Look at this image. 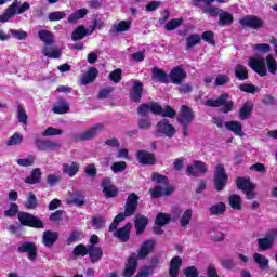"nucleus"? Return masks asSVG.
Listing matches in <instances>:
<instances>
[{
    "label": "nucleus",
    "mask_w": 277,
    "mask_h": 277,
    "mask_svg": "<svg viewBox=\"0 0 277 277\" xmlns=\"http://www.w3.org/2000/svg\"><path fill=\"white\" fill-rule=\"evenodd\" d=\"M29 120V116H27V110H25V107L23 105H17V121L22 124L27 126V121Z\"/></svg>",
    "instance_id": "nucleus-50"
},
{
    "label": "nucleus",
    "mask_w": 277,
    "mask_h": 277,
    "mask_svg": "<svg viewBox=\"0 0 277 277\" xmlns=\"http://www.w3.org/2000/svg\"><path fill=\"white\" fill-rule=\"evenodd\" d=\"M85 36H88V29L85 26L79 25L71 32V40L74 42H79V40H83Z\"/></svg>",
    "instance_id": "nucleus-36"
},
{
    "label": "nucleus",
    "mask_w": 277,
    "mask_h": 277,
    "mask_svg": "<svg viewBox=\"0 0 277 277\" xmlns=\"http://www.w3.org/2000/svg\"><path fill=\"white\" fill-rule=\"evenodd\" d=\"M239 23L242 27H248L249 29H263L265 22L256 15H247L239 19Z\"/></svg>",
    "instance_id": "nucleus-10"
},
{
    "label": "nucleus",
    "mask_w": 277,
    "mask_h": 277,
    "mask_svg": "<svg viewBox=\"0 0 277 277\" xmlns=\"http://www.w3.org/2000/svg\"><path fill=\"white\" fill-rule=\"evenodd\" d=\"M101 187L105 198L109 199L118 197V186L111 183V177H104L101 182Z\"/></svg>",
    "instance_id": "nucleus-12"
},
{
    "label": "nucleus",
    "mask_w": 277,
    "mask_h": 277,
    "mask_svg": "<svg viewBox=\"0 0 277 277\" xmlns=\"http://www.w3.org/2000/svg\"><path fill=\"white\" fill-rule=\"evenodd\" d=\"M201 40L203 42H207L208 44H211V47H215V32L211 30H206L201 34Z\"/></svg>",
    "instance_id": "nucleus-52"
},
{
    "label": "nucleus",
    "mask_w": 277,
    "mask_h": 277,
    "mask_svg": "<svg viewBox=\"0 0 277 277\" xmlns=\"http://www.w3.org/2000/svg\"><path fill=\"white\" fill-rule=\"evenodd\" d=\"M253 260L259 265L260 269L265 271L269 268V260L263 256L261 253H254Z\"/></svg>",
    "instance_id": "nucleus-43"
},
{
    "label": "nucleus",
    "mask_w": 277,
    "mask_h": 277,
    "mask_svg": "<svg viewBox=\"0 0 277 277\" xmlns=\"http://www.w3.org/2000/svg\"><path fill=\"white\" fill-rule=\"evenodd\" d=\"M253 111H254V103H252L251 101H247L238 110V118L240 120H248L250 116H252Z\"/></svg>",
    "instance_id": "nucleus-19"
},
{
    "label": "nucleus",
    "mask_w": 277,
    "mask_h": 277,
    "mask_svg": "<svg viewBox=\"0 0 277 277\" xmlns=\"http://www.w3.org/2000/svg\"><path fill=\"white\" fill-rule=\"evenodd\" d=\"M110 170L117 174V172H124L127 170V162L126 161H118L114 162L110 167Z\"/></svg>",
    "instance_id": "nucleus-63"
},
{
    "label": "nucleus",
    "mask_w": 277,
    "mask_h": 277,
    "mask_svg": "<svg viewBox=\"0 0 277 277\" xmlns=\"http://www.w3.org/2000/svg\"><path fill=\"white\" fill-rule=\"evenodd\" d=\"M69 196L67 205H75L76 207L85 206V194L82 190L74 189L69 193Z\"/></svg>",
    "instance_id": "nucleus-17"
},
{
    "label": "nucleus",
    "mask_w": 277,
    "mask_h": 277,
    "mask_svg": "<svg viewBox=\"0 0 277 277\" xmlns=\"http://www.w3.org/2000/svg\"><path fill=\"white\" fill-rule=\"evenodd\" d=\"M225 128L227 131H232L235 135H239V137H243V126L239 121H227L225 122Z\"/></svg>",
    "instance_id": "nucleus-32"
},
{
    "label": "nucleus",
    "mask_w": 277,
    "mask_h": 277,
    "mask_svg": "<svg viewBox=\"0 0 277 277\" xmlns=\"http://www.w3.org/2000/svg\"><path fill=\"white\" fill-rule=\"evenodd\" d=\"M228 202L234 211H241V196L233 194L228 197Z\"/></svg>",
    "instance_id": "nucleus-46"
},
{
    "label": "nucleus",
    "mask_w": 277,
    "mask_h": 277,
    "mask_svg": "<svg viewBox=\"0 0 277 277\" xmlns=\"http://www.w3.org/2000/svg\"><path fill=\"white\" fill-rule=\"evenodd\" d=\"M16 215L22 226L36 229L44 228V221L42 219L29 212H18V203L11 202L9 209L4 211V217H16Z\"/></svg>",
    "instance_id": "nucleus-1"
},
{
    "label": "nucleus",
    "mask_w": 277,
    "mask_h": 277,
    "mask_svg": "<svg viewBox=\"0 0 277 277\" xmlns=\"http://www.w3.org/2000/svg\"><path fill=\"white\" fill-rule=\"evenodd\" d=\"M129 95L132 103H142V97L144 96V82L140 80L132 82Z\"/></svg>",
    "instance_id": "nucleus-13"
},
{
    "label": "nucleus",
    "mask_w": 277,
    "mask_h": 277,
    "mask_svg": "<svg viewBox=\"0 0 277 277\" xmlns=\"http://www.w3.org/2000/svg\"><path fill=\"white\" fill-rule=\"evenodd\" d=\"M18 144H23V134L21 133H14L6 141V146H18Z\"/></svg>",
    "instance_id": "nucleus-54"
},
{
    "label": "nucleus",
    "mask_w": 277,
    "mask_h": 277,
    "mask_svg": "<svg viewBox=\"0 0 277 277\" xmlns=\"http://www.w3.org/2000/svg\"><path fill=\"white\" fill-rule=\"evenodd\" d=\"M60 239V234L57 232L45 230L42 236V243L45 248H51L55 246V242Z\"/></svg>",
    "instance_id": "nucleus-23"
},
{
    "label": "nucleus",
    "mask_w": 277,
    "mask_h": 277,
    "mask_svg": "<svg viewBox=\"0 0 277 277\" xmlns=\"http://www.w3.org/2000/svg\"><path fill=\"white\" fill-rule=\"evenodd\" d=\"M185 277H200L196 266H188L184 269Z\"/></svg>",
    "instance_id": "nucleus-64"
},
{
    "label": "nucleus",
    "mask_w": 277,
    "mask_h": 277,
    "mask_svg": "<svg viewBox=\"0 0 277 277\" xmlns=\"http://www.w3.org/2000/svg\"><path fill=\"white\" fill-rule=\"evenodd\" d=\"M24 183L27 185H38L42 183V169L35 168L30 172V176L25 177Z\"/></svg>",
    "instance_id": "nucleus-24"
},
{
    "label": "nucleus",
    "mask_w": 277,
    "mask_h": 277,
    "mask_svg": "<svg viewBox=\"0 0 277 277\" xmlns=\"http://www.w3.org/2000/svg\"><path fill=\"white\" fill-rule=\"evenodd\" d=\"M35 146L40 153H47V150H60V148H62V143L49 138L37 137L35 138Z\"/></svg>",
    "instance_id": "nucleus-9"
},
{
    "label": "nucleus",
    "mask_w": 277,
    "mask_h": 277,
    "mask_svg": "<svg viewBox=\"0 0 277 277\" xmlns=\"http://www.w3.org/2000/svg\"><path fill=\"white\" fill-rule=\"evenodd\" d=\"M175 134L176 128H174L170 123V120L164 118L158 121V123L156 124L155 137H163V135H166L167 137H174Z\"/></svg>",
    "instance_id": "nucleus-7"
},
{
    "label": "nucleus",
    "mask_w": 277,
    "mask_h": 277,
    "mask_svg": "<svg viewBox=\"0 0 277 277\" xmlns=\"http://www.w3.org/2000/svg\"><path fill=\"white\" fill-rule=\"evenodd\" d=\"M154 107H157L156 102L143 103L137 107L136 111L141 118H148V114H150V111L155 115Z\"/></svg>",
    "instance_id": "nucleus-26"
},
{
    "label": "nucleus",
    "mask_w": 277,
    "mask_h": 277,
    "mask_svg": "<svg viewBox=\"0 0 277 277\" xmlns=\"http://www.w3.org/2000/svg\"><path fill=\"white\" fill-rule=\"evenodd\" d=\"M52 111L58 115L68 114V111H70V104H68L66 100L60 97L56 101V105L52 107Z\"/></svg>",
    "instance_id": "nucleus-31"
},
{
    "label": "nucleus",
    "mask_w": 277,
    "mask_h": 277,
    "mask_svg": "<svg viewBox=\"0 0 277 277\" xmlns=\"http://www.w3.org/2000/svg\"><path fill=\"white\" fill-rule=\"evenodd\" d=\"M174 193V188L172 186H167L164 189L161 185H156L150 190L151 198H161V196H171Z\"/></svg>",
    "instance_id": "nucleus-25"
},
{
    "label": "nucleus",
    "mask_w": 277,
    "mask_h": 277,
    "mask_svg": "<svg viewBox=\"0 0 277 277\" xmlns=\"http://www.w3.org/2000/svg\"><path fill=\"white\" fill-rule=\"evenodd\" d=\"M34 161H36V157L34 155L28 156V158H19L16 160L18 166L22 168H29V166H34Z\"/></svg>",
    "instance_id": "nucleus-58"
},
{
    "label": "nucleus",
    "mask_w": 277,
    "mask_h": 277,
    "mask_svg": "<svg viewBox=\"0 0 277 277\" xmlns=\"http://www.w3.org/2000/svg\"><path fill=\"white\" fill-rule=\"evenodd\" d=\"M155 116H161L162 118H176V110L170 105L162 107L159 103H156L154 107Z\"/></svg>",
    "instance_id": "nucleus-18"
},
{
    "label": "nucleus",
    "mask_w": 277,
    "mask_h": 277,
    "mask_svg": "<svg viewBox=\"0 0 277 277\" xmlns=\"http://www.w3.org/2000/svg\"><path fill=\"white\" fill-rule=\"evenodd\" d=\"M89 260L91 263H98L103 259V248L96 247L94 245H89Z\"/></svg>",
    "instance_id": "nucleus-30"
},
{
    "label": "nucleus",
    "mask_w": 277,
    "mask_h": 277,
    "mask_svg": "<svg viewBox=\"0 0 277 277\" xmlns=\"http://www.w3.org/2000/svg\"><path fill=\"white\" fill-rule=\"evenodd\" d=\"M89 251V247H85V245L80 243L74 248L72 254L75 256H87Z\"/></svg>",
    "instance_id": "nucleus-59"
},
{
    "label": "nucleus",
    "mask_w": 277,
    "mask_h": 277,
    "mask_svg": "<svg viewBox=\"0 0 277 277\" xmlns=\"http://www.w3.org/2000/svg\"><path fill=\"white\" fill-rule=\"evenodd\" d=\"M228 98H230V94L222 93L216 100L208 98L205 105L207 107H222V114H230L235 109V102L228 101Z\"/></svg>",
    "instance_id": "nucleus-5"
},
{
    "label": "nucleus",
    "mask_w": 277,
    "mask_h": 277,
    "mask_svg": "<svg viewBox=\"0 0 277 277\" xmlns=\"http://www.w3.org/2000/svg\"><path fill=\"white\" fill-rule=\"evenodd\" d=\"M153 81H159L160 83H168V72L159 67H154L151 69Z\"/></svg>",
    "instance_id": "nucleus-35"
},
{
    "label": "nucleus",
    "mask_w": 277,
    "mask_h": 277,
    "mask_svg": "<svg viewBox=\"0 0 277 277\" xmlns=\"http://www.w3.org/2000/svg\"><path fill=\"white\" fill-rule=\"evenodd\" d=\"M9 34H11L12 38L15 40H27L28 34L25 30H18V29H10Z\"/></svg>",
    "instance_id": "nucleus-55"
},
{
    "label": "nucleus",
    "mask_w": 277,
    "mask_h": 277,
    "mask_svg": "<svg viewBox=\"0 0 277 277\" xmlns=\"http://www.w3.org/2000/svg\"><path fill=\"white\" fill-rule=\"evenodd\" d=\"M62 133H64V130H62V129H57V128H54V127H48L42 132V136L43 137H51L53 135H62Z\"/></svg>",
    "instance_id": "nucleus-57"
},
{
    "label": "nucleus",
    "mask_w": 277,
    "mask_h": 277,
    "mask_svg": "<svg viewBox=\"0 0 277 277\" xmlns=\"http://www.w3.org/2000/svg\"><path fill=\"white\" fill-rule=\"evenodd\" d=\"M137 127L138 129L146 131L153 127V120L149 117H141L138 119Z\"/></svg>",
    "instance_id": "nucleus-56"
},
{
    "label": "nucleus",
    "mask_w": 277,
    "mask_h": 277,
    "mask_svg": "<svg viewBox=\"0 0 277 277\" xmlns=\"http://www.w3.org/2000/svg\"><path fill=\"white\" fill-rule=\"evenodd\" d=\"M274 236L272 234H267L264 238H258V250L260 252H265L274 246Z\"/></svg>",
    "instance_id": "nucleus-22"
},
{
    "label": "nucleus",
    "mask_w": 277,
    "mask_h": 277,
    "mask_svg": "<svg viewBox=\"0 0 277 277\" xmlns=\"http://www.w3.org/2000/svg\"><path fill=\"white\" fill-rule=\"evenodd\" d=\"M235 23V17L228 11H221L219 14V25L222 27H230Z\"/></svg>",
    "instance_id": "nucleus-34"
},
{
    "label": "nucleus",
    "mask_w": 277,
    "mask_h": 277,
    "mask_svg": "<svg viewBox=\"0 0 277 277\" xmlns=\"http://www.w3.org/2000/svg\"><path fill=\"white\" fill-rule=\"evenodd\" d=\"M42 54L44 57H50L51 60H60V57H62V51L60 48L49 51V48L45 47L42 49Z\"/></svg>",
    "instance_id": "nucleus-47"
},
{
    "label": "nucleus",
    "mask_w": 277,
    "mask_h": 277,
    "mask_svg": "<svg viewBox=\"0 0 277 277\" xmlns=\"http://www.w3.org/2000/svg\"><path fill=\"white\" fill-rule=\"evenodd\" d=\"M192 215H194V211L192 209H187L180 219V226L185 228L189 226V222H192Z\"/></svg>",
    "instance_id": "nucleus-49"
},
{
    "label": "nucleus",
    "mask_w": 277,
    "mask_h": 277,
    "mask_svg": "<svg viewBox=\"0 0 277 277\" xmlns=\"http://www.w3.org/2000/svg\"><path fill=\"white\" fill-rule=\"evenodd\" d=\"M111 92H114V87L101 89L96 95V98H98V101H105V98H109V94H111Z\"/></svg>",
    "instance_id": "nucleus-60"
},
{
    "label": "nucleus",
    "mask_w": 277,
    "mask_h": 277,
    "mask_svg": "<svg viewBox=\"0 0 277 277\" xmlns=\"http://www.w3.org/2000/svg\"><path fill=\"white\" fill-rule=\"evenodd\" d=\"M131 21H120L118 24L111 26V31L115 34H124L131 29Z\"/></svg>",
    "instance_id": "nucleus-38"
},
{
    "label": "nucleus",
    "mask_w": 277,
    "mask_h": 277,
    "mask_svg": "<svg viewBox=\"0 0 277 277\" xmlns=\"http://www.w3.org/2000/svg\"><path fill=\"white\" fill-rule=\"evenodd\" d=\"M213 183L216 192H224V188L228 185V173H226L224 164H216L214 169Z\"/></svg>",
    "instance_id": "nucleus-6"
},
{
    "label": "nucleus",
    "mask_w": 277,
    "mask_h": 277,
    "mask_svg": "<svg viewBox=\"0 0 277 277\" xmlns=\"http://www.w3.org/2000/svg\"><path fill=\"white\" fill-rule=\"evenodd\" d=\"M136 160L141 166H155L157 163V156L148 150L140 149L136 151Z\"/></svg>",
    "instance_id": "nucleus-14"
},
{
    "label": "nucleus",
    "mask_w": 277,
    "mask_h": 277,
    "mask_svg": "<svg viewBox=\"0 0 277 277\" xmlns=\"http://www.w3.org/2000/svg\"><path fill=\"white\" fill-rule=\"evenodd\" d=\"M38 36L39 40H41V42H44L45 47H51V44L55 43V35L47 29L39 30Z\"/></svg>",
    "instance_id": "nucleus-33"
},
{
    "label": "nucleus",
    "mask_w": 277,
    "mask_h": 277,
    "mask_svg": "<svg viewBox=\"0 0 277 277\" xmlns=\"http://www.w3.org/2000/svg\"><path fill=\"white\" fill-rule=\"evenodd\" d=\"M181 265H183V259L181 256H174L170 261L169 266V276L170 277H179V272L181 269Z\"/></svg>",
    "instance_id": "nucleus-28"
},
{
    "label": "nucleus",
    "mask_w": 277,
    "mask_h": 277,
    "mask_svg": "<svg viewBox=\"0 0 277 277\" xmlns=\"http://www.w3.org/2000/svg\"><path fill=\"white\" fill-rule=\"evenodd\" d=\"M92 226L96 228V230H101V228H105L106 221L103 216H96L92 219Z\"/></svg>",
    "instance_id": "nucleus-62"
},
{
    "label": "nucleus",
    "mask_w": 277,
    "mask_h": 277,
    "mask_svg": "<svg viewBox=\"0 0 277 277\" xmlns=\"http://www.w3.org/2000/svg\"><path fill=\"white\" fill-rule=\"evenodd\" d=\"M17 252L19 254H28L29 261H36L38 259V247L36 242L25 241L18 248Z\"/></svg>",
    "instance_id": "nucleus-11"
},
{
    "label": "nucleus",
    "mask_w": 277,
    "mask_h": 277,
    "mask_svg": "<svg viewBox=\"0 0 277 277\" xmlns=\"http://www.w3.org/2000/svg\"><path fill=\"white\" fill-rule=\"evenodd\" d=\"M138 202L140 196H137V194H129L124 205V212H120L119 214H117L114 221L120 224V222H124L127 217H131L134 213H137Z\"/></svg>",
    "instance_id": "nucleus-4"
},
{
    "label": "nucleus",
    "mask_w": 277,
    "mask_h": 277,
    "mask_svg": "<svg viewBox=\"0 0 277 277\" xmlns=\"http://www.w3.org/2000/svg\"><path fill=\"white\" fill-rule=\"evenodd\" d=\"M172 222V216L168 213L159 212L155 219V225L163 227Z\"/></svg>",
    "instance_id": "nucleus-39"
},
{
    "label": "nucleus",
    "mask_w": 277,
    "mask_h": 277,
    "mask_svg": "<svg viewBox=\"0 0 277 277\" xmlns=\"http://www.w3.org/2000/svg\"><path fill=\"white\" fill-rule=\"evenodd\" d=\"M208 211H210V215H224V213H226V203L220 201L212 205Z\"/></svg>",
    "instance_id": "nucleus-41"
},
{
    "label": "nucleus",
    "mask_w": 277,
    "mask_h": 277,
    "mask_svg": "<svg viewBox=\"0 0 277 277\" xmlns=\"http://www.w3.org/2000/svg\"><path fill=\"white\" fill-rule=\"evenodd\" d=\"M96 77H98V69L96 67H90L81 78V85L94 83V81H96Z\"/></svg>",
    "instance_id": "nucleus-29"
},
{
    "label": "nucleus",
    "mask_w": 277,
    "mask_h": 277,
    "mask_svg": "<svg viewBox=\"0 0 277 277\" xmlns=\"http://www.w3.org/2000/svg\"><path fill=\"white\" fill-rule=\"evenodd\" d=\"M194 110L187 105L181 106V114L177 118L179 124H192L194 122Z\"/></svg>",
    "instance_id": "nucleus-16"
},
{
    "label": "nucleus",
    "mask_w": 277,
    "mask_h": 277,
    "mask_svg": "<svg viewBox=\"0 0 277 277\" xmlns=\"http://www.w3.org/2000/svg\"><path fill=\"white\" fill-rule=\"evenodd\" d=\"M63 18H66V12L64 11H54L48 14V21L51 23L63 21Z\"/></svg>",
    "instance_id": "nucleus-53"
},
{
    "label": "nucleus",
    "mask_w": 277,
    "mask_h": 277,
    "mask_svg": "<svg viewBox=\"0 0 277 277\" xmlns=\"http://www.w3.org/2000/svg\"><path fill=\"white\" fill-rule=\"evenodd\" d=\"M265 65H267L268 72H271V75H276L277 72L276 58L271 54H268L266 58L261 56H255L249 60L250 68L254 72H256L260 77H265L267 75V68L265 67Z\"/></svg>",
    "instance_id": "nucleus-3"
},
{
    "label": "nucleus",
    "mask_w": 277,
    "mask_h": 277,
    "mask_svg": "<svg viewBox=\"0 0 277 277\" xmlns=\"http://www.w3.org/2000/svg\"><path fill=\"white\" fill-rule=\"evenodd\" d=\"M253 183L250 182L249 177L238 176L236 179V187L237 189H241V192H246L247 189H250L253 187Z\"/></svg>",
    "instance_id": "nucleus-40"
},
{
    "label": "nucleus",
    "mask_w": 277,
    "mask_h": 277,
    "mask_svg": "<svg viewBox=\"0 0 277 277\" xmlns=\"http://www.w3.org/2000/svg\"><path fill=\"white\" fill-rule=\"evenodd\" d=\"M156 246H157V242L153 239L143 241L137 253H132L128 258V262L126 264V268L123 271L122 276L132 277L135 274V272H137V259H147L148 254H151V252H155Z\"/></svg>",
    "instance_id": "nucleus-2"
},
{
    "label": "nucleus",
    "mask_w": 277,
    "mask_h": 277,
    "mask_svg": "<svg viewBox=\"0 0 277 277\" xmlns=\"http://www.w3.org/2000/svg\"><path fill=\"white\" fill-rule=\"evenodd\" d=\"M202 42V38L198 34L189 35L186 38V51H189V49H194L196 44H200Z\"/></svg>",
    "instance_id": "nucleus-44"
},
{
    "label": "nucleus",
    "mask_w": 277,
    "mask_h": 277,
    "mask_svg": "<svg viewBox=\"0 0 277 277\" xmlns=\"http://www.w3.org/2000/svg\"><path fill=\"white\" fill-rule=\"evenodd\" d=\"M151 181L154 183H161L164 185V187H170V180H168V176L159 174L157 172L151 173Z\"/></svg>",
    "instance_id": "nucleus-51"
},
{
    "label": "nucleus",
    "mask_w": 277,
    "mask_h": 277,
    "mask_svg": "<svg viewBox=\"0 0 277 277\" xmlns=\"http://www.w3.org/2000/svg\"><path fill=\"white\" fill-rule=\"evenodd\" d=\"M63 172L65 174H68V176L70 177L76 176L77 172H79V163L78 162H71V164L64 163Z\"/></svg>",
    "instance_id": "nucleus-45"
},
{
    "label": "nucleus",
    "mask_w": 277,
    "mask_h": 277,
    "mask_svg": "<svg viewBox=\"0 0 277 277\" xmlns=\"http://www.w3.org/2000/svg\"><path fill=\"white\" fill-rule=\"evenodd\" d=\"M146 226H148V217L143 214H137L134 219V228L136 230V235H142V233L146 230Z\"/></svg>",
    "instance_id": "nucleus-27"
},
{
    "label": "nucleus",
    "mask_w": 277,
    "mask_h": 277,
    "mask_svg": "<svg viewBox=\"0 0 277 277\" xmlns=\"http://www.w3.org/2000/svg\"><path fill=\"white\" fill-rule=\"evenodd\" d=\"M24 207L29 210L38 209V197H36L34 192L28 193Z\"/></svg>",
    "instance_id": "nucleus-42"
},
{
    "label": "nucleus",
    "mask_w": 277,
    "mask_h": 277,
    "mask_svg": "<svg viewBox=\"0 0 277 277\" xmlns=\"http://www.w3.org/2000/svg\"><path fill=\"white\" fill-rule=\"evenodd\" d=\"M170 80L174 85H181L187 79V71L183 67L176 66L169 74Z\"/></svg>",
    "instance_id": "nucleus-15"
},
{
    "label": "nucleus",
    "mask_w": 277,
    "mask_h": 277,
    "mask_svg": "<svg viewBox=\"0 0 277 277\" xmlns=\"http://www.w3.org/2000/svg\"><path fill=\"white\" fill-rule=\"evenodd\" d=\"M183 23H184L183 17L170 19V21L164 25V29H166L167 31H174V29H179V27H180L181 25H183Z\"/></svg>",
    "instance_id": "nucleus-48"
},
{
    "label": "nucleus",
    "mask_w": 277,
    "mask_h": 277,
    "mask_svg": "<svg viewBox=\"0 0 277 277\" xmlns=\"http://www.w3.org/2000/svg\"><path fill=\"white\" fill-rule=\"evenodd\" d=\"M108 79L114 83H120L122 81V69L117 68L109 74Z\"/></svg>",
    "instance_id": "nucleus-61"
},
{
    "label": "nucleus",
    "mask_w": 277,
    "mask_h": 277,
    "mask_svg": "<svg viewBox=\"0 0 277 277\" xmlns=\"http://www.w3.org/2000/svg\"><path fill=\"white\" fill-rule=\"evenodd\" d=\"M19 3L21 2L16 0L13 1L3 14L0 15V23H8L10 19L14 18V16H16V8H18Z\"/></svg>",
    "instance_id": "nucleus-21"
},
{
    "label": "nucleus",
    "mask_w": 277,
    "mask_h": 277,
    "mask_svg": "<svg viewBox=\"0 0 277 277\" xmlns=\"http://www.w3.org/2000/svg\"><path fill=\"white\" fill-rule=\"evenodd\" d=\"M105 126L103 123H96L89 130L74 135L75 142H88L89 140H94L98 135V131H103Z\"/></svg>",
    "instance_id": "nucleus-8"
},
{
    "label": "nucleus",
    "mask_w": 277,
    "mask_h": 277,
    "mask_svg": "<svg viewBox=\"0 0 277 277\" xmlns=\"http://www.w3.org/2000/svg\"><path fill=\"white\" fill-rule=\"evenodd\" d=\"M131 228H133L132 223H127L123 227L117 229L116 237L121 241L122 243H127L129 239L131 238Z\"/></svg>",
    "instance_id": "nucleus-20"
},
{
    "label": "nucleus",
    "mask_w": 277,
    "mask_h": 277,
    "mask_svg": "<svg viewBox=\"0 0 277 277\" xmlns=\"http://www.w3.org/2000/svg\"><path fill=\"white\" fill-rule=\"evenodd\" d=\"M234 72L238 81H246L248 77H250V75L248 74V68L242 64H237Z\"/></svg>",
    "instance_id": "nucleus-37"
}]
</instances>
